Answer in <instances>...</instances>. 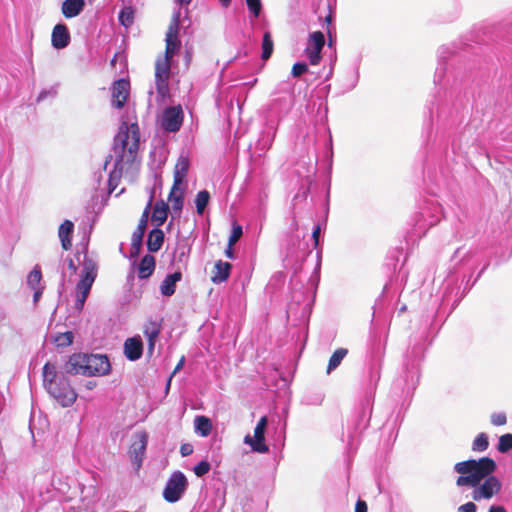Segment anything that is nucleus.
<instances>
[{
  "instance_id": "nucleus-30",
  "label": "nucleus",
  "mask_w": 512,
  "mask_h": 512,
  "mask_svg": "<svg viewBox=\"0 0 512 512\" xmlns=\"http://www.w3.org/2000/svg\"><path fill=\"white\" fill-rule=\"evenodd\" d=\"M348 351L345 348H338L334 351L332 356L329 359L328 367H327V373H331L333 370H335L342 362V360L347 355Z\"/></svg>"
},
{
  "instance_id": "nucleus-9",
  "label": "nucleus",
  "mask_w": 512,
  "mask_h": 512,
  "mask_svg": "<svg viewBox=\"0 0 512 512\" xmlns=\"http://www.w3.org/2000/svg\"><path fill=\"white\" fill-rule=\"evenodd\" d=\"M178 26V18H175L174 21L169 25L168 30L166 32V45L164 55L157 57V59H166L169 63H171L175 52L181 46V41L178 38Z\"/></svg>"
},
{
  "instance_id": "nucleus-7",
  "label": "nucleus",
  "mask_w": 512,
  "mask_h": 512,
  "mask_svg": "<svg viewBox=\"0 0 512 512\" xmlns=\"http://www.w3.org/2000/svg\"><path fill=\"white\" fill-rule=\"evenodd\" d=\"M267 423V417H261L254 429V437H251L250 435H246L244 437V443L249 445L255 452L267 453L269 451L268 446L265 444V431Z\"/></svg>"
},
{
  "instance_id": "nucleus-4",
  "label": "nucleus",
  "mask_w": 512,
  "mask_h": 512,
  "mask_svg": "<svg viewBox=\"0 0 512 512\" xmlns=\"http://www.w3.org/2000/svg\"><path fill=\"white\" fill-rule=\"evenodd\" d=\"M187 485L188 482L185 475L180 471L174 472L164 488V499L169 503L177 502L185 492Z\"/></svg>"
},
{
  "instance_id": "nucleus-47",
  "label": "nucleus",
  "mask_w": 512,
  "mask_h": 512,
  "mask_svg": "<svg viewBox=\"0 0 512 512\" xmlns=\"http://www.w3.org/2000/svg\"><path fill=\"white\" fill-rule=\"evenodd\" d=\"M183 364H184V357H182V358L180 359L179 363L176 365V367H175V369H174V371H173V373H172L171 377H172L173 375H175V374H176V373H177V372L182 368Z\"/></svg>"
},
{
  "instance_id": "nucleus-46",
  "label": "nucleus",
  "mask_w": 512,
  "mask_h": 512,
  "mask_svg": "<svg viewBox=\"0 0 512 512\" xmlns=\"http://www.w3.org/2000/svg\"><path fill=\"white\" fill-rule=\"evenodd\" d=\"M319 237H320V226H316L312 233V238L314 239L315 246L318 245Z\"/></svg>"
},
{
  "instance_id": "nucleus-21",
  "label": "nucleus",
  "mask_w": 512,
  "mask_h": 512,
  "mask_svg": "<svg viewBox=\"0 0 512 512\" xmlns=\"http://www.w3.org/2000/svg\"><path fill=\"white\" fill-rule=\"evenodd\" d=\"M73 231L74 224L70 220H65L59 227L58 236L64 250H69L72 246L71 235Z\"/></svg>"
},
{
  "instance_id": "nucleus-12",
  "label": "nucleus",
  "mask_w": 512,
  "mask_h": 512,
  "mask_svg": "<svg viewBox=\"0 0 512 512\" xmlns=\"http://www.w3.org/2000/svg\"><path fill=\"white\" fill-rule=\"evenodd\" d=\"M148 443V436L145 432H137L133 436V441L130 446L129 455L131 461L138 469L143 461L146 447Z\"/></svg>"
},
{
  "instance_id": "nucleus-56",
  "label": "nucleus",
  "mask_w": 512,
  "mask_h": 512,
  "mask_svg": "<svg viewBox=\"0 0 512 512\" xmlns=\"http://www.w3.org/2000/svg\"><path fill=\"white\" fill-rule=\"evenodd\" d=\"M87 494H92V495H94V494H95V489H94V487H89V488L87 489Z\"/></svg>"
},
{
  "instance_id": "nucleus-36",
  "label": "nucleus",
  "mask_w": 512,
  "mask_h": 512,
  "mask_svg": "<svg viewBox=\"0 0 512 512\" xmlns=\"http://www.w3.org/2000/svg\"><path fill=\"white\" fill-rule=\"evenodd\" d=\"M42 279V274L40 269L35 267L28 275L27 283L31 287V289L36 290L39 288L40 282Z\"/></svg>"
},
{
  "instance_id": "nucleus-54",
  "label": "nucleus",
  "mask_w": 512,
  "mask_h": 512,
  "mask_svg": "<svg viewBox=\"0 0 512 512\" xmlns=\"http://www.w3.org/2000/svg\"><path fill=\"white\" fill-rule=\"evenodd\" d=\"M121 128H131V129H134V128H138V125H137V123H133V124L130 125V127H128L126 123H123V126Z\"/></svg>"
},
{
  "instance_id": "nucleus-17",
  "label": "nucleus",
  "mask_w": 512,
  "mask_h": 512,
  "mask_svg": "<svg viewBox=\"0 0 512 512\" xmlns=\"http://www.w3.org/2000/svg\"><path fill=\"white\" fill-rule=\"evenodd\" d=\"M143 344L140 337L128 338L124 343V354L130 361H136L142 356Z\"/></svg>"
},
{
  "instance_id": "nucleus-50",
  "label": "nucleus",
  "mask_w": 512,
  "mask_h": 512,
  "mask_svg": "<svg viewBox=\"0 0 512 512\" xmlns=\"http://www.w3.org/2000/svg\"><path fill=\"white\" fill-rule=\"evenodd\" d=\"M41 293H42V289L37 288V289L35 290V293H34V301H35V302H36V301H38V299H39V298H40V296H41Z\"/></svg>"
},
{
  "instance_id": "nucleus-25",
  "label": "nucleus",
  "mask_w": 512,
  "mask_h": 512,
  "mask_svg": "<svg viewBox=\"0 0 512 512\" xmlns=\"http://www.w3.org/2000/svg\"><path fill=\"white\" fill-rule=\"evenodd\" d=\"M164 241V233L160 229H153L149 235L147 240V248L150 252H157Z\"/></svg>"
},
{
  "instance_id": "nucleus-29",
  "label": "nucleus",
  "mask_w": 512,
  "mask_h": 512,
  "mask_svg": "<svg viewBox=\"0 0 512 512\" xmlns=\"http://www.w3.org/2000/svg\"><path fill=\"white\" fill-rule=\"evenodd\" d=\"M57 371L53 364L46 363L43 367V383L46 390H48L49 384H57Z\"/></svg>"
},
{
  "instance_id": "nucleus-1",
  "label": "nucleus",
  "mask_w": 512,
  "mask_h": 512,
  "mask_svg": "<svg viewBox=\"0 0 512 512\" xmlns=\"http://www.w3.org/2000/svg\"><path fill=\"white\" fill-rule=\"evenodd\" d=\"M496 469V462L489 457L457 462L454 465V471L459 474L456 485L473 488L474 501L490 500L502 489L501 481L493 475Z\"/></svg>"
},
{
  "instance_id": "nucleus-18",
  "label": "nucleus",
  "mask_w": 512,
  "mask_h": 512,
  "mask_svg": "<svg viewBox=\"0 0 512 512\" xmlns=\"http://www.w3.org/2000/svg\"><path fill=\"white\" fill-rule=\"evenodd\" d=\"M190 167V159L184 152L180 154L174 167V182L176 185H183Z\"/></svg>"
},
{
  "instance_id": "nucleus-24",
  "label": "nucleus",
  "mask_w": 512,
  "mask_h": 512,
  "mask_svg": "<svg viewBox=\"0 0 512 512\" xmlns=\"http://www.w3.org/2000/svg\"><path fill=\"white\" fill-rule=\"evenodd\" d=\"M155 269V258L152 255H145L138 267V276L141 279L150 277Z\"/></svg>"
},
{
  "instance_id": "nucleus-23",
  "label": "nucleus",
  "mask_w": 512,
  "mask_h": 512,
  "mask_svg": "<svg viewBox=\"0 0 512 512\" xmlns=\"http://www.w3.org/2000/svg\"><path fill=\"white\" fill-rule=\"evenodd\" d=\"M168 210L169 205L167 203H165L163 200L157 201L152 212V222H154L157 226L163 225L167 219Z\"/></svg>"
},
{
  "instance_id": "nucleus-16",
  "label": "nucleus",
  "mask_w": 512,
  "mask_h": 512,
  "mask_svg": "<svg viewBox=\"0 0 512 512\" xmlns=\"http://www.w3.org/2000/svg\"><path fill=\"white\" fill-rule=\"evenodd\" d=\"M184 191L185 187H183L180 184L176 185V183H173V186L168 196V201L170 203L172 212L175 215H179L183 208Z\"/></svg>"
},
{
  "instance_id": "nucleus-44",
  "label": "nucleus",
  "mask_w": 512,
  "mask_h": 512,
  "mask_svg": "<svg viewBox=\"0 0 512 512\" xmlns=\"http://www.w3.org/2000/svg\"><path fill=\"white\" fill-rule=\"evenodd\" d=\"M193 452V446L190 444H182L180 447V453L183 457L189 456Z\"/></svg>"
},
{
  "instance_id": "nucleus-27",
  "label": "nucleus",
  "mask_w": 512,
  "mask_h": 512,
  "mask_svg": "<svg viewBox=\"0 0 512 512\" xmlns=\"http://www.w3.org/2000/svg\"><path fill=\"white\" fill-rule=\"evenodd\" d=\"M195 432L202 437H207L212 430L211 420L206 416H196L194 420Z\"/></svg>"
},
{
  "instance_id": "nucleus-11",
  "label": "nucleus",
  "mask_w": 512,
  "mask_h": 512,
  "mask_svg": "<svg viewBox=\"0 0 512 512\" xmlns=\"http://www.w3.org/2000/svg\"><path fill=\"white\" fill-rule=\"evenodd\" d=\"M110 362L106 355L91 354L88 355L85 376L106 375L110 371Z\"/></svg>"
},
{
  "instance_id": "nucleus-43",
  "label": "nucleus",
  "mask_w": 512,
  "mask_h": 512,
  "mask_svg": "<svg viewBox=\"0 0 512 512\" xmlns=\"http://www.w3.org/2000/svg\"><path fill=\"white\" fill-rule=\"evenodd\" d=\"M476 505L473 502H467L458 508V512H476Z\"/></svg>"
},
{
  "instance_id": "nucleus-5",
  "label": "nucleus",
  "mask_w": 512,
  "mask_h": 512,
  "mask_svg": "<svg viewBox=\"0 0 512 512\" xmlns=\"http://www.w3.org/2000/svg\"><path fill=\"white\" fill-rule=\"evenodd\" d=\"M155 87L156 92L162 98L169 96V80L171 77V63L166 59H156L155 61Z\"/></svg>"
},
{
  "instance_id": "nucleus-20",
  "label": "nucleus",
  "mask_w": 512,
  "mask_h": 512,
  "mask_svg": "<svg viewBox=\"0 0 512 512\" xmlns=\"http://www.w3.org/2000/svg\"><path fill=\"white\" fill-rule=\"evenodd\" d=\"M84 7V0H64L61 6V11L64 17L74 18L83 11Z\"/></svg>"
},
{
  "instance_id": "nucleus-19",
  "label": "nucleus",
  "mask_w": 512,
  "mask_h": 512,
  "mask_svg": "<svg viewBox=\"0 0 512 512\" xmlns=\"http://www.w3.org/2000/svg\"><path fill=\"white\" fill-rule=\"evenodd\" d=\"M230 271L231 264L229 262L217 261L212 271L211 281L215 284L226 281L229 278Z\"/></svg>"
},
{
  "instance_id": "nucleus-51",
  "label": "nucleus",
  "mask_w": 512,
  "mask_h": 512,
  "mask_svg": "<svg viewBox=\"0 0 512 512\" xmlns=\"http://www.w3.org/2000/svg\"><path fill=\"white\" fill-rule=\"evenodd\" d=\"M224 8H228L231 4V0H219Z\"/></svg>"
},
{
  "instance_id": "nucleus-49",
  "label": "nucleus",
  "mask_w": 512,
  "mask_h": 512,
  "mask_svg": "<svg viewBox=\"0 0 512 512\" xmlns=\"http://www.w3.org/2000/svg\"><path fill=\"white\" fill-rule=\"evenodd\" d=\"M68 267L72 271V273L76 272V265L72 259H69L68 261Z\"/></svg>"
},
{
  "instance_id": "nucleus-41",
  "label": "nucleus",
  "mask_w": 512,
  "mask_h": 512,
  "mask_svg": "<svg viewBox=\"0 0 512 512\" xmlns=\"http://www.w3.org/2000/svg\"><path fill=\"white\" fill-rule=\"evenodd\" d=\"M307 71H308V66L305 63L298 62L292 66L291 73H292L293 77H299Z\"/></svg>"
},
{
  "instance_id": "nucleus-3",
  "label": "nucleus",
  "mask_w": 512,
  "mask_h": 512,
  "mask_svg": "<svg viewBox=\"0 0 512 512\" xmlns=\"http://www.w3.org/2000/svg\"><path fill=\"white\" fill-rule=\"evenodd\" d=\"M76 258L82 266V270L80 280L76 286L75 309L81 312L97 277L98 266L96 260L89 256L86 251L83 254L78 252Z\"/></svg>"
},
{
  "instance_id": "nucleus-32",
  "label": "nucleus",
  "mask_w": 512,
  "mask_h": 512,
  "mask_svg": "<svg viewBox=\"0 0 512 512\" xmlns=\"http://www.w3.org/2000/svg\"><path fill=\"white\" fill-rule=\"evenodd\" d=\"M135 11L132 7H124L119 13V22L126 28H129L134 23Z\"/></svg>"
},
{
  "instance_id": "nucleus-33",
  "label": "nucleus",
  "mask_w": 512,
  "mask_h": 512,
  "mask_svg": "<svg viewBox=\"0 0 512 512\" xmlns=\"http://www.w3.org/2000/svg\"><path fill=\"white\" fill-rule=\"evenodd\" d=\"M209 199H210V194L208 191L202 190V191L198 192L196 199H195V204H196L197 213L199 215L203 214V212L209 202Z\"/></svg>"
},
{
  "instance_id": "nucleus-40",
  "label": "nucleus",
  "mask_w": 512,
  "mask_h": 512,
  "mask_svg": "<svg viewBox=\"0 0 512 512\" xmlns=\"http://www.w3.org/2000/svg\"><path fill=\"white\" fill-rule=\"evenodd\" d=\"M210 470V464L207 461H201L194 467V473L201 477L207 474Z\"/></svg>"
},
{
  "instance_id": "nucleus-37",
  "label": "nucleus",
  "mask_w": 512,
  "mask_h": 512,
  "mask_svg": "<svg viewBox=\"0 0 512 512\" xmlns=\"http://www.w3.org/2000/svg\"><path fill=\"white\" fill-rule=\"evenodd\" d=\"M498 451L505 453L512 449V434H504L499 438Z\"/></svg>"
},
{
  "instance_id": "nucleus-52",
  "label": "nucleus",
  "mask_w": 512,
  "mask_h": 512,
  "mask_svg": "<svg viewBox=\"0 0 512 512\" xmlns=\"http://www.w3.org/2000/svg\"><path fill=\"white\" fill-rule=\"evenodd\" d=\"M226 256L228 258H233V251H232V247L228 246V249L226 250Z\"/></svg>"
},
{
  "instance_id": "nucleus-28",
  "label": "nucleus",
  "mask_w": 512,
  "mask_h": 512,
  "mask_svg": "<svg viewBox=\"0 0 512 512\" xmlns=\"http://www.w3.org/2000/svg\"><path fill=\"white\" fill-rule=\"evenodd\" d=\"M159 327L156 323H150L145 327L144 334L147 338V344H148V353L152 354L155 348V342L159 335Z\"/></svg>"
},
{
  "instance_id": "nucleus-13",
  "label": "nucleus",
  "mask_w": 512,
  "mask_h": 512,
  "mask_svg": "<svg viewBox=\"0 0 512 512\" xmlns=\"http://www.w3.org/2000/svg\"><path fill=\"white\" fill-rule=\"evenodd\" d=\"M183 117L184 113L180 105L167 107L162 114V128H180Z\"/></svg>"
},
{
  "instance_id": "nucleus-53",
  "label": "nucleus",
  "mask_w": 512,
  "mask_h": 512,
  "mask_svg": "<svg viewBox=\"0 0 512 512\" xmlns=\"http://www.w3.org/2000/svg\"><path fill=\"white\" fill-rule=\"evenodd\" d=\"M179 5H188L192 0H175Z\"/></svg>"
},
{
  "instance_id": "nucleus-39",
  "label": "nucleus",
  "mask_w": 512,
  "mask_h": 512,
  "mask_svg": "<svg viewBox=\"0 0 512 512\" xmlns=\"http://www.w3.org/2000/svg\"><path fill=\"white\" fill-rule=\"evenodd\" d=\"M246 4L255 17L260 15L262 9L261 0H246Z\"/></svg>"
},
{
  "instance_id": "nucleus-2",
  "label": "nucleus",
  "mask_w": 512,
  "mask_h": 512,
  "mask_svg": "<svg viewBox=\"0 0 512 512\" xmlns=\"http://www.w3.org/2000/svg\"><path fill=\"white\" fill-rule=\"evenodd\" d=\"M140 142V130H119L114 137V156H109L104 163V169H107L113 160V168L109 171L108 179L110 193L118 187L123 174L133 166Z\"/></svg>"
},
{
  "instance_id": "nucleus-14",
  "label": "nucleus",
  "mask_w": 512,
  "mask_h": 512,
  "mask_svg": "<svg viewBox=\"0 0 512 512\" xmlns=\"http://www.w3.org/2000/svg\"><path fill=\"white\" fill-rule=\"evenodd\" d=\"M70 33L65 24H56L52 30L51 43L56 49H63L70 43Z\"/></svg>"
},
{
  "instance_id": "nucleus-8",
  "label": "nucleus",
  "mask_w": 512,
  "mask_h": 512,
  "mask_svg": "<svg viewBox=\"0 0 512 512\" xmlns=\"http://www.w3.org/2000/svg\"><path fill=\"white\" fill-rule=\"evenodd\" d=\"M130 81L128 79H118L111 85V105L115 109H122L130 96Z\"/></svg>"
},
{
  "instance_id": "nucleus-15",
  "label": "nucleus",
  "mask_w": 512,
  "mask_h": 512,
  "mask_svg": "<svg viewBox=\"0 0 512 512\" xmlns=\"http://www.w3.org/2000/svg\"><path fill=\"white\" fill-rule=\"evenodd\" d=\"M87 361V354H73L65 365V371L69 374L84 375L82 371H86Z\"/></svg>"
},
{
  "instance_id": "nucleus-22",
  "label": "nucleus",
  "mask_w": 512,
  "mask_h": 512,
  "mask_svg": "<svg viewBox=\"0 0 512 512\" xmlns=\"http://www.w3.org/2000/svg\"><path fill=\"white\" fill-rule=\"evenodd\" d=\"M181 278L182 274L180 272H174L167 275L160 286L162 295L167 297L172 296L175 293L176 284L181 280Z\"/></svg>"
},
{
  "instance_id": "nucleus-55",
  "label": "nucleus",
  "mask_w": 512,
  "mask_h": 512,
  "mask_svg": "<svg viewBox=\"0 0 512 512\" xmlns=\"http://www.w3.org/2000/svg\"><path fill=\"white\" fill-rule=\"evenodd\" d=\"M331 21H332V16H331V14H329L325 17V22L327 25H329L331 23Z\"/></svg>"
},
{
  "instance_id": "nucleus-26",
  "label": "nucleus",
  "mask_w": 512,
  "mask_h": 512,
  "mask_svg": "<svg viewBox=\"0 0 512 512\" xmlns=\"http://www.w3.org/2000/svg\"><path fill=\"white\" fill-rule=\"evenodd\" d=\"M152 199H153V192L151 193L149 202L143 212V215H142V218L138 225L137 231L133 234V244L139 243L142 240V237H143V234H144V231L146 228V224H147L149 210H150L151 204H152Z\"/></svg>"
},
{
  "instance_id": "nucleus-42",
  "label": "nucleus",
  "mask_w": 512,
  "mask_h": 512,
  "mask_svg": "<svg viewBox=\"0 0 512 512\" xmlns=\"http://www.w3.org/2000/svg\"><path fill=\"white\" fill-rule=\"evenodd\" d=\"M491 423L495 426H501L506 423L505 413H494L491 416Z\"/></svg>"
},
{
  "instance_id": "nucleus-10",
  "label": "nucleus",
  "mask_w": 512,
  "mask_h": 512,
  "mask_svg": "<svg viewBox=\"0 0 512 512\" xmlns=\"http://www.w3.org/2000/svg\"><path fill=\"white\" fill-rule=\"evenodd\" d=\"M325 45V36L321 31L310 34L305 53L311 65H318L322 59L321 51Z\"/></svg>"
},
{
  "instance_id": "nucleus-38",
  "label": "nucleus",
  "mask_w": 512,
  "mask_h": 512,
  "mask_svg": "<svg viewBox=\"0 0 512 512\" xmlns=\"http://www.w3.org/2000/svg\"><path fill=\"white\" fill-rule=\"evenodd\" d=\"M243 234L242 227L239 224L233 223L231 235L228 240V246L233 247Z\"/></svg>"
},
{
  "instance_id": "nucleus-48",
  "label": "nucleus",
  "mask_w": 512,
  "mask_h": 512,
  "mask_svg": "<svg viewBox=\"0 0 512 512\" xmlns=\"http://www.w3.org/2000/svg\"><path fill=\"white\" fill-rule=\"evenodd\" d=\"M489 512H506L502 506H491Z\"/></svg>"
},
{
  "instance_id": "nucleus-45",
  "label": "nucleus",
  "mask_w": 512,
  "mask_h": 512,
  "mask_svg": "<svg viewBox=\"0 0 512 512\" xmlns=\"http://www.w3.org/2000/svg\"><path fill=\"white\" fill-rule=\"evenodd\" d=\"M355 512H367V504L363 500H358L355 505Z\"/></svg>"
},
{
  "instance_id": "nucleus-31",
  "label": "nucleus",
  "mask_w": 512,
  "mask_h": 512,
  "mask_svg": "<svg viewBox=\"0 0 512 512\" xmlns=\"http://www.w3.org/2000/svg\"><path fill=\"white\" fill-rule=\"evenodd\" d=\"M273 48H274V44H273L271 33L269 31H267L264 33L263 39H262V54H261L262 60L266 61L271 57V55L273 53Z\"/></svg>"
},
{
  "instance_id": "nucleus-34",
  "label": "nucleus",
  "mask_w": 512,
  "mask_h": 512,
  "mask_svg": "<svg viewBox=\"0 0 512 512\" xmlns=\"http://www.w3.org/2000/svg\"><path fill=\"white\" fill-rule=\"evenodd\" d=\"M74 335L72 332L67 331L59 333L54 337V342L58 347H66L73 343Z\"/></svg>"
},
{
  "instance_id": "nucleus-6",
  "label": "nucleus",
  "mask_w": 512,
  "mask_h": 512,
  "mask_svg": "<svg viewBox=\"0 0 512 512\" xmlns=\"http://www.w3.org/2000/svg\"><path fill=\"white\" fill-rule=\"evenodd\" d=\"M47 391L63 407L71 406L77 398L76 392L64 379L57 384H49Z\"/></svg>"
},
{
  "instance_id": "nucleus-35",
  "label": "nucleus",
  "mask_w": 512,
  "mask_h": 512,
  "mask_svg": "<svg viewBox=\"0 0 512 512\" xmlns=\"http://www.w3.org/2000/svg\"><path fill=\"white\" fill-rule=\"evenodd\" d=\"M489 442L486 434H479L472 444V450L476 452H483L488 448Z\"/></svg>"
}]
</instances>
